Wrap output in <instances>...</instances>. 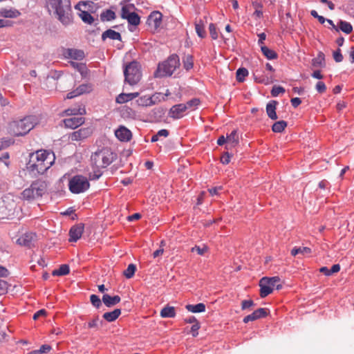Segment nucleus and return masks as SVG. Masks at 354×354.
<instances>
[{
  "label": "nucleus",
  "mask_w": 354,
  "mask_h": 354,
  "mask_svg": "<svg viewBox=\"0 0 354 354\" xmlns=\"http://www.w3.org/2000/svg\"><path fill=\"white\" fill-rule=\"evenodd\" d=\"M126 19L128 21L129 24L138 26L140 22V17L135 12L127 17Z\"/></svg>",
  "instance_id": "nucleus-45"
},
{
  "label": "nucleus",
  "mask_w": 354,
  "mask_h": 354,
  "mask_svg": "<svg viewBox=\"0 0 354 354\" xmlns=\"http://www.w3.org/2000/svg\"><path fill=\"white\" fill-rule=\"evenodd\" d=\"M91 133L92 129L91 128H81L71 133L69 135V139L72 141H80L90 136Z\"/></svg>",
  "instance_id": "nucleus-10"
},
{
  "label": "nucleus",
  "mask_w": 354,
  "mask_h": 354,
  "mask_svg": "<svg viewBox=\"0 0 354 354\" xmlns=\"http://www.w3.org/2000/svg\"><path fill=\"white\" fill-rule=\"evenodd\" d=\"M115 18V14L111 10H106L100 15V19L102 21H111Z\"/></svg>",
  "instance_id": "nucleus-39"
},
{
  "label": "nucleus",
  "mask_w": 354,
  "mask_h": 354,
  "mask_svg": "<svg viewBox=\"0 0 354 354\" xmlns=\"http://www.w3.org/2000/svg\"><path fill=\"white\" fill-rule=\"evenodd\" d=\"M124 81L133 86L137 84L142 77L140 66L137 62L127 64L124 69Z\"/></svg>",
  "instance_id": "nucleus-6"
},
{
  "label": "nucleus",
  "mask_w": 354,
  "mask_h": 354,
  "mask_svg": "<svg viewBox=\"0 0 354 354\" xmlns=\"http://www.w3.org/2000/svg\"><path fill=\"white\" fill-rule=\"evenodd\" d=\"M227 146L226 149H229L235 147L239 142V135L236 130H234L231 133L227 136Z\"/></svg>",
  "instance_id": "nucleus-19"
},
{
  "label": "nucleus",
  "mask_w": 354,
  "mask_h": 354,
  "mask_svg": "<svg viewBox=\"0 0 354 354\" xmlns=\"http://www.w3.org/2000/svg\"><path fill=\"white\" fill-rule=\"evenodd\" d=\"M315 88L318 93H324L326 91V86L324 82L319 81L316 84Z\"/></svg>",
  "instance_id": "nucleus-52"
},
{
  "label": "nucleus",
  "mask_w": 354,
  "mask_h": 354,
  "mask_svg": "<svg viewBox=\"0 0 354 354\" xmlns=\"http://www.w3.org/2000/svg\"><path fill=\"white\" fill-rule=\"evenodd\" d=\"M277 105V102L274 100L270 101L266 105V113L271 120H277L278 118L276 113Z\"/></svg>",
  "instance_id": "nucleus-20"
},
{
  "label": "nucleus",
  "mask_w": 354,
  "mask_h": 354,
  "mask_svg": "<svg viewBox=\"0 0 354 354\" xmlns=\"http://www.w3.org/2000/svg\"><path fill=\"white\" fill-rule=\"evenodd\" d=\"M84 232V225L80 223L78 225L73 226L69 231V241L76 242L80 239Z\"/></svg>",
  "instance_id": "nucleus-13"
},
{
  "label": "nucleus",
  "mask_w": 354,
  "mask_h": 354,
  "mask_svg": "<svg viewBox=\"0 0 354 354\" xmlns=\"http://www.w3.org/2000/svg\"><path fill=\"white\" fill-rule=\"evenodd\" d=\"M180 66V59L177 55L173 54L167 60L158 64L154 73L155 77L171 76Z\"/></svg>",
  "instance_id": "nucleus-5"
},
{
  "label": "nucleus",
  "mask_w": 354,
  "mask_h": 354,
  "mask_svg": "<svg viewBox=\"0 0 354 354\" xmlns=\"http://www.w3.org/2000/svg\"><path fill=\"white\" fill-rule=\"evenodd\" d=\"M46 315V311L44 309H41L36 312L33 315V319L36 320L41 316H45Z\"/></svg>",
  "instance_id": "nucleus-59"
},
{
  "label": "nucleus",
  "mask_w": 354,
  "mask_h": 354,
  "mask_svg": "<svg viewBox=\"0 0 354 354\" xmlns=\"http://www.w3.org/2000/svg\"><path fill=\"white\" fill-rule=\"evenodd\" d=\"M183 67L187 71L190 70L194 66L193 57L190 55H185L183 58Z\"/></svg>",
  "instance_id": "nucleus-41"
},
{
  "label": "nucleus",
  "mask_w": 354,
  "mask_h": 354,
  "mask_svg": "<svg viewBox=\"0 0 354 354\" xmlns=\"http://www.w3.org/2000/svg\"><path fill=\"white\" fill-rule=\"evenodd\" d=\"M312 77L318 80H321L324 77L323 75L321 73L320 71H315L312 73Z\"/></svg>",
  "instance_id": "nucleus-64"
},
{
  "label": "nucleus",
  "mask_w": 354,
  "mask_h": 354,
  "mask_svg": "<svg viewBox=\"0 0 354 354\" xmlns=\"http://www.w3.org/2000/svg\"><path fill=\"white\" fill-rule=\"evenodd\" d=\"M115 135L118 140L122 142H127L130 140L132 137L131 131L124 126H120L115 130Z\"/></svg>",
  "instance_id": "nucleus-14"
},
{
  "label": "nucleus",
  "mask_w": 354,
  "mask_h": 354,
  "mask_svg": "<svg viewBox=\"0 0 354 354\" xmlns=\"http://www.w3.org/2000/svg\"><path fill=\"white\" fill-rule=\"evenodd\" d=\"M89 187L90 184L87 178L81 175L73 176L68 183L69 190L73 194L84 192Z\"/></svg>",
  "instance_id": "nucleus-9"
},
{
  "label": "nucleus",
  "mask_w": 354,
  "mask_h": 354,
  "mask_svg": "<svg viewBox=\"0 0 354 354\" xmlns=\"http://www.w3.org/2000/svg\"><path fill=\"white\" fill-rule=\"evenodd\" d=\"M34 235L32 234H25L17 239L19 245L30 247L33 241Z\"/></svg>",
  "instance_id": "nucleus-24"
},
{
  "label": "nucleus",
  "mask_w": 354,
  "mask_h": 354,
  "mask_svg": "<svg viewBox=\"0 0 354 354\" xmlns=\"http://www.w3.org/2000/svg\"><path fill=\"white\" fill-rule=\"evenodd\" d=\"M149 20L153 22L155 26H158L162 20V14L160 12H153L149 17Z\"/></svg>",
  "instance_id": "nucleus-35"
},
{
  "label": "nucleus",
  "mask_w": 354,
  "mask_h": 354,
  "mask_svg": "<svg viewBox=\"0 0 354 354\" xmlns=\"http://www.w3.org/2000/svg\"><path fill=\"white\" fill-rule=\"evenodd\" d=\"M51 348H51V346L50 345L44 344L38 350H39V351L40 352L41 354H45V353H48V352H50Z\"/></svg>",
  "instance_id": "nucleus-57"
},
{
  "label": "nucleus",
  "mask_w": 354,
  "mask_h": 354,
  "mask_svg": "<svg viewBox=\"0 0 354 354\" xmlns=\"http://www.w3.org/2000/svg\"><path fill=\"white\" fill-rule=\"evenodd\" d=\"M121 315V310L116 308L111 312H106L103 314L102 317L109 322H112L116 320Z\"/></svg>",
  "instance_id": "nucleus-22"
},
{
  "label": "nucleus",
  "mask_w": 354,
  "mask_h": 354,
  "mask_svg": "<svg viewBox=\"0 0 354 354\" xmlns=\"http://www.w3.org/2000/svg\"><path fill=\"white\" fill-rule=\"evenodd\" d=\"M200 327L201 326L198 322H196V323L192 325V326L191 327V333L193 337H196L198 335V330L200 328Z\"/></svg>",
  "instance_id": "nucleus-55"
},
{
  "label": "nucleus",
  "mask_w": 354,
  "mask_h": 354,
  "mask_svg": "<svg viewBox=\"0 0 354 354\" xmlns=\"http://www.w3.org/2000/svg\"><path fill=\"white\" fill-rule=\"evenodd\" d=\"M115 158V155L108 147L97 149L92 153L90 161L92 168L95 170L94 171L95 178H98L101 176L102 173L100 170L111 165Z\"/></svg>",
  "instance_id": "nucleus-3"
},
{
  "label": "nucleus",
  "mask_w": 354,
  "mask_h": 354,
  "mask_svg": "<svg viewBox=\"0 0 354 354\" xmlns=\"http://www.w3.org/2000/svg\"><path fill=\"white\" fill-rule=\"evenodd\" d=\"M160 316L166 318H173L176 316L175 308L173 306H166L160 311Z\"/></svg>",
  "instance_id": "nucleus-28"
},
{
  "label": "nucleus",
  "mask_w": 354,
  "mask_h": 354,
  "mask_svg": "<svg viewBox=\"0 0 354 354\" xmlns=\"http://www.w3.org/2000/svg\"><path fill=\"white\" fill-rule=\"evenodd\" d=\"M46 191V184L44 181L36 180L33 182L28 188L25 189L21 196L24 200H34L41 197Z\"/></svg>",
  "instance_id": "nucleus-7"
},
{
  "label": "nucleus",
  "mask_w": 354,
  "mask_h": 354,
  "mask_svg": "<svg viewBox=\"0 0 354 354\" xmlns=\"http://www.w3.org/2000/svg\"><path fill=\"white\" fill-rule=\"evenodd\" d=\"M185 308L188 311L193 313H203L205 311V305L203 303H199L196 305L187 304Z\"/></svg>",
  "instance_id": "nucleus-27"
},
{
  "label": "nucleus",
  "mask_w": 354,
  "mask_h": 354,
  "mask_svg": "<svg viewBox=\"0 0 354 354\" xmlns=\"http://www.w3.org/2000/svg\"><path fill=\"white\" fill-rule=\"evenodd\" d=\"M120 297L118 295L110 296L109 295L105 294L102 297V301L106 307H112L120 302Z\"/></svg>",
  "instance_id": "nucleus-18"
},
{
  "label": "nucleus",
  "mask_w": 354,
  "mask_h": 354,
  "mask_svg": "<svg viewBox=\"0 0 354 354\" xmlns=\"http://www.w3.org/2000/svg\"><path fill=\"white\" fill-rule=\"evenodd\" d=\"M333 58L336 62H341L343 60V55L341 53V50L338 48L333 53Z\"/></svg>",
  "instance_id": "nucleus-54"
},
{
  "label": "nucleus",
  "mask_w": 354,
  "mask_h": 354,
  "mask_svg": "<svg viewBox=\"0 0 354 354\" xmlns=\"http://www.w3.org/2000/svg\"><path fill=\"white\" fill-rule=\"evenodd\" d=\"M195 30L198 37L201 38H204L205 37L206 32L202 21H199L195 24Z\"/></svg>",
  "instance_id": "nucleus-43"
},
{
  "label": "nucleus",
  "mask_w": 354,
  "mask_h": 354,
  "mask_svg": "<svg viewBox=\"0 0 354 354\" xmlns=\"http://www.w3.org/2000/svg\"><path fill=\"white\" fill-rule=\"evenodd\" d=\"M45 6L48 12L63 25L68 26L73 23L71 0H46Z\"/></svg>",
  "instance_id": "nucleus-2"
},
{
  "label": "nucleus",
  "mask_w": 354,
  "mask_h": 354,
  "mask_svg": "<svg viewBox=\"0 0 354 354\" xmlns=\"http://www.w3.org/2000/svg\"><path fill=\"white\" fill-rule=\"evenodd\" d=\"M280 278L279 277H263L259 281L260 296L264 298L270 295L275 288L277 290L281 288L282 286L279 284Z\"/></svg>",
  "instance_id": "nucleus-8"
},
{
  "label": "nucleus",
  "mask_w": 354,
  "mask_h": 354,
  "mask_svg": "<svg viewBox=\"0 0 354 354\" xmlns=\"http://www.w3.org/2000/svg\"><path fill=\"white\" fill-rule=\"evenodd\" d=\"M236 80L239 82H243L245 77L248 75V71L245 68H240L236 71Z\"/></svg>",
  "instance_id": "nucleus-42"
},
{
  "label": "nucleus",
  "mask_w": 354,
  "mask_h": 354,
  "mask_svg": "<svg viewBox=\"0 0 354 354\" xmlns=\"http://www.w3.org/2000/svg\"><path fill=\"white\" fill-rule=\"evenodd\" d=\"M64 113L66 115H82L86 113V109L84 106H79L78 108H71L65 110Z\"/></svg>",
  "instance_id": "nucleus-29"
},
{
  "label": "nucleus",
  "mask_w": 354,
  "mask_h": 354,
  "mask_svg": "<svg viewBox=\"0 0 354 354\" xmlns=\"http://www.w3.org/2000/svg\"><path fill=\"white\" fill-rule=\"evenodd\" d=\"M254 305L255 304L252 299L243 300L241 302V309L245 310L254 306Z\"/></svg>",
  "instance_id": "nucleus-49"
},
{
  "label": "nucleus",
  "mask_w": 354,
  "mask_h": 354,
  "mask_svg": "<svg viewBox=\"0 0 354 354\" xmlns=\"http://www.w3.org/2000/svg\"><path fill=\"white\" fill-rule=\"evenodd\" d=\"M207 251V246L200 247L198 245L192 248V252H196L199 255H203Z\"/></svg>",
  "instance_id": "nucleus-53"
},
{
  "label": "nucleus",
  "mask_w": 354,
  "mask_h": 354,
  "mask_svg": "<svg viewBox=\"0 0 354 354\" xmlns=\"http://www.w3.org/2000/svg\"><path fill=\"white\" fill-rule=\"evenodd\" d=\"M324 55L320 52L317 55V57L313 59L312 64L315 67L322 66L324 64Z\"/></svg>",
  "instance_id": "nucleus-44"
},
{
  "label": "nucleus",
  "mask_w": 354,
  "mask_h": 354,
  "mask_svg": "<svg viewBox=\"0 0 354 354\" xmlns=\"http://www.w3.org/2000/svg\"><path fill=\"white\" fill-rule=\"evenodd\" d=\"M92 90L93 86L91 84H82L76 88V93L80 95L90 93Z\"/></svg>",
  "instance_id": "nucleus-38"
},
{
  "label": "nucleus",
  "mask_w": 354,
  "mask_h": 354,
  "mask_svg": "<svg viewBox=\"0 0 354 354\" xmlns=\"http://www.w3.org/2000/svg\"><path fill=\"white\" fill-rule=\"evenodd\" d=\"M261 49L263 54L269 59H274L277 58V54L272 50L270 49L266 46H261Z\"/></svg>",
  "instance_id": "nucleus-34"
},
{
  "label": "nucleus",
  "mask_w": 354,
  "mask_h": 354,
  "mask_svg": "<svg viewBox=\"0 0 354 354\" xmlns=\"http://www.w3.org/2000/svg\"><path fill=\"white\" fill-rule=\"evenodd\" d=\"M20 15V12L16 9L1 8L0 16L6 18H16Z\"/></svg>",
  "instance_id": "nucleus-23"
},
{
  "label": "nucleus",
  "mask_w": 354,
  "mask_h": 354,
  "mask_svg": "<svg viewBox=\"0 0 354 354\" xmlns=\"http://www.w3.org/2000/svg\"><path fill=\"white\" fill-rule=\"evenodd\" d=\"M199 103L200 100L198 99L194 98L187 102V103L184 104V105H185L187 110H188L196 108L199 104Z\"/></svg>",
  "instance_id": "nucleus-47"
},
{
  "label": "nucleus",
  "mask_w": 354,
  "mask_h": 354,
  "mask_svg": "<svg viewBox=\"0 0 354 354\" xmlns=\"http://www.w3.org/2000/svg\"><path fill=\"white\" fill-rule=\"evenodd\" d=\"M268 309L260 308L257 310H254L252 313L245 316L243 318V322L244 323H248L249 322H253L257 319L266 317L268 314Z\"/></svg>",
  "instance_id": "nucleus-11"
},
{
  "label": "nucleus",
  "mask_w": 354,
  "mask_h": 354,
  "mask_svg": "<svg viewBox=\"0 0 354 354\" xmlns=\"http://www.w3.org/2000/svg\"><path fill=\"white\" fill-rule=\"evenodd\" d=\"M209 30L211 37L213 39H216L218 38V32L216 30V28L214 24H210L209 26Z\"/></svg>",
  "instance_id": "nucleus-50"
},
{
  "label": "nucleus",
  "mask_w": 354,
  "mask_h": 354,
  "mask_svg": "<svg viewBox=\"0 0 354 354\" xmlns=\"http://www.w3.org/2000/svg\"><path fill=\"white\" fill-rule=\"evenodd\" d=\"M55 160V156L53 151L37 150L30 153L27 169L34 176L44 174L53 165Z\"/></svg>",
  "instance_id": "nucleus-1"
},
{
  "label": "nucleus",
  "mask_w": 354,
  "mask_h": 354,
  "mask_svg": "<svg viewBox=\"0 0 354 354\" xmlns=\"http://www.w3.org/2000/svg\"><path fill=\"white\" fill-rule=\"evenodd\" d=\"M136 270V265L131 263L128 266L127 268L124 270L123 274L127 279H131L134 276Z\"/></svg>",
  "instance_id": "nucleus-40"
},
{
  "label": "nucleus",
  "mask_w": 354,
  "mask_h": 354,
  "mask_svg": "<svg viewBox=\"0 0 354 354\" xmlns=\"http://www.w3.org/2000/svg\"><path fill=\"white\" fill-rule=\"evenodd\" d=\"M187 108L184 104L174 105L169 111V116L173 119H180L183 117Z\"/></svg>",
  "instance_id": "nucleus-12"
},
{
  "label": "nucleus",
  "mask_w": 354,
  "mask_h": 354,
  "mask_svg": "<svg viewBox=\"0 0 354 354\" xmlns=\"http://www.w3.org/2000/svg\"><path fill=\"white\" fill-rule=\"evenodd\" d=\"M10 274L8 270L2 266H0V277H7Z\"/></svg>",
  "instance_id": "nucleus-58"
},
{
  "label": "nucleus",
  "mask_w": 354,
  "mask_h": 354,
  "mask_svg": "<svg viewBox=\"0 0 354 354\" xmlns=\"http://www.w3.org/2000/svg\"><path fill=\"white\" fill-rule=\"evenodd\" d=\"M157 134L159 137L167 138L169 136V131L167 129H161L158 131Z\"/></svg>",
  "instance_id": "nucleus-62"
},
{
  "label": "nucleus",
  "mask_w": 354,
  "mask_h": 354,
  "mask_svg": "<svg viewBox=\"0 0 354 354\" xmlns=\"http://www.w3.org/2000/svg\"><path fill=\"white\" fill-rule=\"evenodd\" d=\"M346 34H350L353 31L352 25L346 21H340L339 23V28Z\"/></svg>",
  "instance_id": "nucleus-37"
},
{
  "label": "nucleus",
  "mask_w": 354,
  "mask_h": 354,
  "mask_svg": "<svg viewBox=\"0 0 354 354\" xmlns=\"http://www.w3.org/2000/svg\"><path fill=\"white\" fill-rule=\"evenodd\" d=\"M285 89L281 86H274L271 91V95L272 97H277L281 93H285Z\"/></svg>",
  "instance_id": "nucleus-48"
},
{
  "label": "nucleus",
  "mask_w": 354,
  "mask_h": 354,
  "mask_svg": "<svg viewBox=\"0 0 354 354\" xmlns=\"http://www.w3.org/2000/svg\"><path fill=\"white\" fill-rule=\"evenodd\" d=\"M106 38H109L113 40H121V35L118 32L113 30L109 29L104 31L102 35V40H105Z\"/></svg>",
  "instance_id": "nucleus-25"
},
{
  "label": "nucleus",
  "mask_w": 354,
  "mask_h": 354,
  "mask_svg": "<svg viewBox=\"0 0 354 354\" xmlns=\"http://www.w3.org/2000/svg\"><path fill=\"white\" fill-rule=\"evenodd\" d=\"M84 122V118L82 116L72 117L64 120V123L67 128L75 129Z\"/></svg>",
  "instance_id": "nucleus-15"
},
{
  "label": "nucleus",
  "mask_w": 354,
  "mask_h": 354,
  "mask_svg": "<svg viewBox=\"0 0 354 354\" xmlns=\"http://www.w3.org/2000/svg\"><path fill=\"white\" fill-rule=\"evenodd\" d=\"M90 301L92 305L96 308H99L102 306V301L96 295H91L90 296Z\"/></svg>",
  "instance_id": "nucleus-46"
},
{
  "label": "nucleus",
  "mask_w": 354,
  "mask_h": 354,
  "mask_svg": "<svg viewBox=\"0 0 354 354\" xmlns=\"http://www.w3.org/2000/svg\"><path fill=\"white\" fill-rule=\"evenodd\" d=\"M86 3V2L85 1H80L75 6V8L76 10H80L81 11V12L79 14V16L84 23L88 24H92L94 21V18L93 17V16L87 11L81 10L80 8V6L82 5L85 6Z\"/></svg>",
  "instance_id": "nucleus-16"
},
{
  "label": "nucleus",
  "mask_w": 354,
  "mask_h": 354,
  "mask_svg": "<svg viewBox=\"0 0 354 354\" xmlns=\"http://www.w3.org/2000/svg\"><path fill=\"white\" fill-rule=\"evenodd\" d=\"M161 95L160 93H158L152 95L151 97L144 96L139 99L138 102L139 104L142 106H151L156 104L158 101V97Z\"/></svg>",
  "instance_id": "nucleus-17"
},
{
  "label": "nucleus",
  "mask_w": 354,
  "mask_h": 354,
  "mask_svg": "<svg viewBox=\"0 0 354 354\" xmlns=\"http://www.w3.org/2000/svg\"><path fill=\"white\" fill-rule=\"evenodd\" d=\"M287 127V122L284 120H280L273 124L272 130L275 133L282 132Z\"/></svg>",
  "instance_id": "nucleus-36"
},
{
  "label": "nucleus",
  "mask_w": 354,
  "mask_h": 354,
  "mask_svg": "<svg viewBox=\"0 0 354 354\" xmlns=\"http://www.w3.org/2000/svg\"><path fill=\"white\" fill-rule=\"evenodd\" d=\"M35 124L36 118L34 116H27L21 120L10 122L8 131L14 136H22L33 129Z\"/></svg>",
  "instance_id": "nucleus-4"
},
{
  "label": "nucleus",
  "mask_w": 354,
  "mask_h": 354,
  "mask_svg": "<svg viewBox=\"0 0 354 354\" xmlns=\"http://www.w3.org/2000/svg\"><path fill=\"white\" fill-rule=\"evenodd\" d=\"M340 270V266L339 264H334L331 269L329 270L327 267H322L319 269V272L324 274L326 276H330L333 273L338 272Z\"/></svg>",
  "instance_id": "nucleus-30"
},
{
  "label": "nucleus",
  "mask_w": 354,
  "mask_h": 354,
  "mask_svg": "<svg viewBox=\"0 0 354 354\" xmlns=\"http://www.w3.org/2000/svg\"><path fill=\"white\" fill-rule=\"evenodd\" d=\"M311 253V249L308 247H299V248H294L291 250V254L292 256H296L297 254H310Z\"/></svg>",
  "instance_id": "nucleus-32"
},
{
  "label": "nucleus",
  "mask_w": 354,
  "mask_h": 354,
  "mask_svg": "<svg viewBox=\"0 0 354 354\" xmlns=\"http://www.w3.org/2000/svg\"><path fill=\"white\" fill-rule=\"evenodd\" d=\"M10 145V141L6 139L0 140V151Z\"/></svg>",
  "instance_id": "nucleus-60"
},
{
  "label": "nucleus",
  "mask_w": 354,
  "mask_h": 354,
  "mask_svg": "<svg viewBox=\"0 0 354 354\" xmlns=\"http://www.w3.org/2000/svg\"><path fill=\"white\" fill-rule=\"evenodd\" d=\"M138 93H121L116 97V102L119 104H123L138 96Z\"/></svg>",
  "instance_id": "nucleus-21"
},
{
  "label": "nucleus",
  "mask_w": 354,
  "mask_h": 354,
  "mask_svg": "<svg viewBox=\"0 0 354 354\" xmlns=\"http://www.w3.org/2000/svg\"><path fill=\"white\" fill-rule=\"evenodd\" d=\"M221 162L223 165H227L230 162V155L228 152L225 153L221 157Z\"/></svg>",
  "instance_id": "nucleus-56"
},
{
  "label": "nucleus",
  "mask_w": 354,
  "mask_h": 354,
  "mask_svg": "<svg viewBox=\"0 0 354 354\" xmlns=\"http://www.w3.org/2000/svg\"><path fill=\"white\" fill-rule=\"evenodd\" d=\"M141 218V215L139 213H135L129 216H128L129 221H133L135 220H138Z\"/></svg>",
  "instance_id": "nucleus-63"
},
{
  "label": "nucleus",
  "mask_w": 354,
  "mask_h": 354,
  "mask_svg": "<svg viewBox=\"0 0 354 354\" xmlns=\"http://www.w3.org/2000/svg\"><path fill=\"white\" fill-rule=\"evenodd\" d=\"M290 102L292 106L295 108L297 107L301 103V100L299 97L292 98Z\"/></svg>",
  "instance_id": "nucleus-61"
},
{
  "label": "nucleus",
  "mask_w": 354,
  "mask_h": 354,
  "mask_svg": "<svg viewBox=\"0 0 354 354\" xmlns=\"http://www.w3.org/2000/svg\"><path fill=\"white\" fill-rule=\"evenodd\" d=\"M69 272V266L66 264H63L60 266V267L58 269L54 270L52 272V274L53 276H64L68 274Z\"/></svg>",
  "instance_id": "nucleus-33"
},
{
  "label": "nucleus",
  "mask_w": 354,
  "mask_h": 354,
  "mask_svg": "<svg viewBox=\"0 0 354 354\" xmlns=\"http://www.w3.org/2000/svg\"><path fill=\"white\" fill-rule=\"evenodd\" d=\"M67 56L73 59L82 60L84 57V53L81 50L68 49Z\"/></svg>",
  "instance_id": "nucleus-26"
},
{
  "label": "nucleus",
  "mask_w": 354,
  "mask_h": 354,
  "mask_svg": "<svg viewBox=\"0 0 354 354\" xmlns=\"http://www.w3.org/2000/svg\"><path fill=\"white\" fill-rule=\"evenodd\" d=\"M100 319L99 317L96 316L94 317L91 321L88 322V328H98V324H99Z\"/></svg>",
  "instance_id": "nucleus-51"
},
{
  "label": "nucleus",
  "mask_w": 354,
  "mask_h": 354,
  "mask_svg": "<svg viewBox=\"0 0 354 354\" xmlns=\"http://www.w3.org/2000/svg\"><path fill=\"white\" fill-rule=\"evenodd\" d=\"M135 7L133 4H126L122 7L121 9V17L123 19H126L127 16L131 15L134 12Z\"/></svg>",
  "instance_id": "nucleus-31"
}]
</instances>
